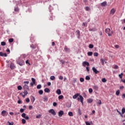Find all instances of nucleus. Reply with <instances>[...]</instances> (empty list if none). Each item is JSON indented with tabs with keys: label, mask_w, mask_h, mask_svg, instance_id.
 I'll use <instances>...</instances> for the list:
<instances>
[{
	"label": "nucleus",
	"mask_w": 125,
	"mask_h": 125,
	"mask_svg": "<svg viewBox=\"0 0 125 125\" xmlns=\"http://www.w3.org/2000/svg\"><path fill=\"white\" fill-rule=\"evenodd\" d=\"M79 96V97H78ZM73 99H77L78 101H80L82 104H83V96L80 95V93H76L73 96Z\"/></svg>",
	"instance_id": "1"
},
{
	"label": "nucleus",
	"mask_w": 125,
	"mask_h": 125,
	"mask_svg": "<svg viewBox=\"0 0 125 125\" xmlns=\"http://www.w3.org/2000/svg\"><path fill=\"white\" fill-rule=\"evenodd\" d=\"M49 113H50L52 115H53V116H55V115H56V112H55V111L53 109H50L49 110Z\"/></svg>",
	"instance_id": "2"
},
{
	"label": "nucleus",
	"mask_w": 125,
	"mask_h": 125,
	"mask_svg": "<svg viewBox=\"0 0 125 125\" xmlns=\"http://www.w3.org/2000/svg\"><path fill=\"white\" fill-rule=\"evenodd\" d=\"M92 69L93 73H94L96 74H98V73H99V71L97 70V69L94 67H93Z\"/></svg>",
	"instance_id": "3"
},
{
	"label": "nucleus",
	"mask_w": 125,
	"mask_h": 125,
	"mask_svg": "<svg viewBox=\"0 0 125 125\" xmlns=\"http://www.w3.org/2000/svg\"><path fill=\"white\" fill-rule=\"evenodd\" d=\"M23 88V89H24V90H27V91H29V90H30V89L29 88V86H28V85L27 84H24Z\"/></svg>",
	"instance_id": "4"
},
{
	"label": "nucleus",
	"mask_w": 125,
	"mask_h": 125,
	"mask_svg": "<svg viewBox=\"0 0 125 125\" xmlns=\"http://www.w3.org/2000/svg\"><path fill=\"white\" fill-rule=\"evenodd\" d=\"M76 36H77L78 39H80V37H81V33L80 32V30H77L76 31Z\"/></svg>",
	"instance_id": "5"
},
{
	"label": "nucleus",
	"mask_w": 125,
	"mask_h": 125,
	"mask_svg": "<svg viewBox=\"0 0 125 125\" xmlns=\"http://www.w3.org/2000/svg\"><path fill=\"white\" fill-rule=\"evenodd\" d=\"M116 12V10H115V9L112 8L110 12V15H114V14H115V13Z\"/></svg>",
	"instance_id": "6"
},
{
	"label": "nucleus",
	"mask_w": 125,
	"mask_h": 125,
	"mask_svg": "<svg viewBox=\"0 0 125 125\" xmlns=\"http://www.w3.org/2000/svg\"><path fill=\"white\" fill-rule=\"evenodd\" d=\"M64 115V111L60 110L58 113L59 117H62Z\"/></svg>",
	"instance_id": "7"
},
{
	"label": "nucleus",
	"mask_w": 125,
	"mask_h": 125,
	"mask_svg": "<svg viewBox=\"0 0 125 125\" xmlns=\"http://www.w3.org/2000/svg\"><path fill=\"white\" fill-rule=\"evenodd\" d=\"M18 64H19L20 66H23L24 64H25V62H24V61H22L21 62H18L17 61Z\"/></svg>",
	"instance_id": "8"
},
{
	"label": "nucleus",
	"mask_w": 125,
	"mask_h": 125,
	"mask_svg": "<svg viewBox=\"0 0 125 125\" xmlns=\"http://www.w3.org/2000/svg\"><path fill=\"white\" fill-rule=\"evenodd\" d=\"M89 32H96V31H97V29L96 27H93L92 28H89Z\"/></svg>",
	"instance_id": "9"
},
{
	"label": "nucleus",
	"mask_w": 125,
	"mask_h": 125,
	"mask_svg": "<svg viewBox=\"0 0 125 125\" xmlns=\"http://www.w3.org/2000/svg\"><path fill=\"white\" fill-rule=\"evenodd\" d=\"M83 65L84 67H85V66H89V63L87 62H83Z\"/></svg>",
	"instance_id": "10"
},
{
	"label": "nucleus",
	"mask_w": 125,
	"mask_h": 125,
	"mask_svg": "<svg viewBox=\"0 0 125 125\" xmlns=\"http://www.w3.org/2000/svg\"><path fill=\"white\" fill-rule=\"evenodd\" d=\"M1 116H3V117L6 116V111L5 110H2L1 112Z\"/></svg>",
	"instance_id": "11"
},
{
	"label": "nucleus",
	"mask_w": 125,
	"mask_h": 125,
	"mask_svg": "<svg viewBox=\"0 0 125 125\" xmlns=\"http://www.w3.org/2000/svg\"><path fill=\"white\" fill-rule=\"evenodd\" d=\"M101 6H106L107 5V2L106 1L103 2L101 3Z\"/></svg>",
	"instance_id": "12"
},
{
	"label": "nucleus",
	"mask_w": 125,
	"mask_h": 125,
	"mask_svg": "<svg viewBox=\"0 0 125 125\" xmlns=\"http://www.w3.org/2000/svg\"><path fill=\"white\" fill-rule=\"evenodd\" d=\"M100 61H101V62L102 65H103V66H104V65H105L104 62L106 63V62H105V60H104V59H100Z\"/></svg>",
	"instance_id": "13"
},
{
	"label": "nucleus",
	"mask_w": 125,
	"mask_h": 125,
	"mask_svg": "<svg viewBox=\"0 0 125 125\" xmlns=\"http://www.w3.org/2000/svg\"><path fill=\"white\" fill-rule=\"evenodd\" d=\"M15 67V66L14 65V63L11 62L10 63V68L11 69H14Z\"/></svg>",
	"instance_id": "14"
},
{
	"label": "nucleus",
	"mask_w": 125,
	"mask_h": 125,
	"mask_svg": "<svg viewBox=\"0 0 125 125\" xmlns=\"http://www.w3.org/2000/svg\"><path fill=\"white\" fill-rule=\"evenodd\" d=\"M44 91H45L47 93H49V92H50V90L48 88H45L44 90Z\"/></svg>",
	"instance_id": "15"
},
{
	"label": "nucleus",
	"mask_w": 125,
	"mask_h": 125,
	"mask_svg": "<svg viewBox=\"0 0 125 125\" xmlns=\"http://www.w3.org/2000/svg\"><path fill=\"white\" fill-rule=\"evenodd\" d=\"M85 124L86 125H93V123L91 121L90 122H88L87 121L85 122Z\"/></svg>",
	"instance_id": "16"
},
{
	"label": "nucleus",
	"mask_w": 125,
	"mask_h": 125,
	"mask_svg": "<svg viewBox=\"0 0 125 125\" xmlns=\"http://www.w3.org/2000/svg\"><path fill=\"white\" fill-rule=\"evenodd\" d=\"M110 31H111V29H110L109 28H106L105 30V32L106 34H109Z\"/></svg>",
	"instance_id": "17"
},
{
	"label": "nucleus",
	"mask_w": 125,
	"mask_h": 125,
	"mask_svg": "<svg viewBox=\"0 0 125 125\" xmlns=\"http://www.w3.org/2000/svg\"><path fill=\"white\" fill-rule=\"evenodd\" d=\"M44 102H47L48 101V98L47 96H45L43 98Z\"/></svg>",
	"instance_id": "18"
},
{
	"label": "nucleus",
	"mask_w": 125,
	"mask_h": 125,
	"mask_svg": "<svg viewBox=\"0 0 125 125\" xmlns=\"http://www.w3.org/2000/svg\"><path fill=\"white\" fill-rule=\"evenodd\" d=\"M56 93L57 94H58V95H60V94H61V90L59 89H57L56 91Z\"/></svg>",
	"instance_id": "19"
},
{
	"label": "nucleus",
	"mask_w": 125,
	"mask_h": 125,
	"mask_svg": "<svg viewBox=\"0 0 125 125\" xmlns=\"http://www.w3.org/2000/svg\"><path fill=\"white\" fill-rule=\"evenodd\" d=\"M93 102V100L92 99H87V103H92Z\"/></svg>",
	"instance_id": "20"
},
{
	"label": "nucleus",
	"mask_w": 125,
	"mask_h": 125,
	"mask_svg": "<svg viewBox=\"0 0 125 125\" xmlns=\"http://www.w3.org/2000/svg\"><path fill=\"white\" fill-rule=\"evenodd\" d=\"M23 93H24L23 97H25V96H26V95H27V94H28V91L24 90V91H23Z\"/></svg>",
	"instance_id": "21"
},
{
	"label": "nucleus",
	"mask_w": 125,
	"mask_h": 125,
	"mask_svg": "<svg viewBox=\"0 0 125 125\" xmlns=\"http://www.w3.org/2000/svg\"><path fill=\"white\" fill-rule=\"evenodd\" d=\"M31 97H32V99H31V102H32V103H34L35 102V100H36V99H35V98L33 96H32Z\"/></svg>",
	"instance_id": "22"
},
{
	"label": "nucleus",
	"mask_w": 125,
	"mask_h": 125,
	"mask_svg": "<svg viewBox=\"0 0 125 125\" xmlns=\"http://www.w3.org/2000/svg\"><path fill=\"white\" fill-rule=\"evenodd\" d=\"M65 51H69L70 50V49H69L68 47H67V46H64V48Z\"/></svg>",
	"instance_id": "23"
},
{
	"label": "nucleus",
	"mask_w": 125,
	"mask_h": 125,
	"mask_svg": "<svg viewBox=\"0 0 125 125\" xmlns=\"http://www.w3.org/2000/svg\"><path fill=\"white\" fill-rule=\"evenodd\" d=\"M50 79L51 81H54V80H55V76H52L50 77Z\"/></svg>",
	"instance_id": "24"
},
{
	"label": "nucleus",
	"mask_w": 125,
	"mask_h": 125,
	"mask_svg": "<svg viewBox=\"0 0 125 125\" xmlns=\"http://www.w3.org/2000/svg\"><path fill=\"white\" fill-rule=\"evenodd\" d=\"M68 115L69 116V117H73L74 116L72 112H69Z\"/></svg>",
	"instance_id": "25"
},
{
	"label": "nucleus",
	"mask_w": 125,
	"mask_h": 125,
	"mask_svg": "<svg viewBox=\"0 0 125 125\" xmlns=\"http://www.w3.org/2000/svg\"><path fill=\"white\" fill-rule=\"evenodd\" d=\"M21 57L23 58V59H25V58L27 57V55H26V54H22L21 55Z\"/></svg>",
	"instance_id": "26"
},
{
	"label": "nucleus",
	"mask_w": 125,
	"mask_h": 125,
	"mask_svg": "<svg viewBox=\"0 0 125 125\" xmlns=\"http://www.w3.org/2000/svg\"><path fill=\"white\" fill-rule=\"evenodd\" d=\"M92 54H93L92 52H88L87 53V55H88V56H92Z\"/></svg>",
	"instance_id": "27"
},
{
	"label": "nucleus",
	"mask_w": 125,
	"mask_h": 125,
	"mask_svg": "<svg viewBox=\"0 0 125 125\" xmlns=\"http://www.w3.org/2000/svg\"><path fill=\"white\" fill-rule=\"evenodd\" d=\"M63 98H64V96H63V95H60L58 97V99L60 100H61V99H63Z\"/></svg>",
	"instance_id": "28"
},
{
	"label": "nucleus",
	"mask_w": 125,
	"mask_h": 125,
	"mask_svg": "<svg viewBox=\"0 0 125 125\" xmlns=\"http://www.w3.org/2000/svg\"><path fill=\"white\" fill-rule=\"evenodd\" d=\"M37 89H41V88H42V85L41 84H38L37 86Z\"/></svg>",
	"instance_id": "29"
},
{
	"label": "nucleus",
	"mask_w": 125,
	"mask_h": 125,
	"mask_svg": "<svg viewBox=\"0 0 125 125\" xmlns=\"http://www.w3.org/2000/svg\"><path fill=\"white\" fill-rule=\"evenodd\" d=\"M39 93L40 95H42L43 93V91H42V90H40L39 91Z\"/></svg>",
	"instance_id": "30"
},
{
	"label": "nucleus",
	"mask_w": 125,
	"mask_h": 125,
	"mask_svg": "<svg viewBox=\"0 0 125 125\" xmlns=\"http://www.w3.org/2000/svg\"><path fill=\"white\" fill-rule=\"evenodd\" d=\"M85 80H86V81H89V80H90V77H89V76H86L85 77Z\"/></svg>",
	"instance_id": "31"
},
{
	"label": "nucleus",
	"mask_w": 125,
	"mask_h": 125,
	"mask_svg": "<svg viewBox=\"0 0 125 125\" xmlns=\"http://www.w3.org/2000/svg\"><path fill=\"white\" fill-rule=\"evenodd\" d=\"M80 81L81 83H83L84 82V79L83 78H80Z\"/></svg>",
	"instance_id": "32"
},
{
	"label": "nucleus",
	"mask_w": 125,
	"mask_h": 125,
	"mask_svg": "<svg viewBox=\"0 0 125 125\" xmlns=\"http://www.w3.org/2000/svg\"><path fill=\"white\" fill-rule=\"evenodd\" d=\"M5 44H6L5 42H1V45H2V46H4V45H5Z\"/></svg>",
	"instance_id": "33"
},
{
	"label": "nucleus",
	"mask_w": 125,
	"mask_h": 125,
	"mask_svg": "<svg viewBox=\"0 0 125 125\" xmlns=\"http://www.w3.org/2000/svg\"><path fill=\"white\" fill-rule=\"evenodd\" d=\"M122 114H125V107H123V108L122 109Z\"/></svg>",
	"instance_id": "34"
},
{
	"label": "nucleus",
	"mask_w": 125,
	"mask_h": 125,
	"mask_svg": "<svg viewBox=\"0 0 125 125\" xmlns=\"http://www.w3.org/2000/svg\"><path fill=\"white\" fill-rule=\"evenodd\" d=\"M116 95H117V96L120 95V90H118L117 91H116Z\"/></svg>",
	"instance_id": "35"
},
{
	"label": "nucleus",
	"mask_w": 125,
	"mask_h": 125,
	"mask_svg": "<svg viewBox=\"0 0 125 125\" xmlns=\"http://www.w3.org/2000/svg\"><path fill=\"white\" fill-rule=\"evenodd\" d=\"M78 113L79 114V116H81V115H82V111H81L80 109H78Z\"/></svg>",
	"instance_id": "36"
},
{
	"label": "nucleus",
	"mask_w": 125,
	"mask_h": 125,
	"mask_svg": "<svg viewBox=\"0 0 125 125\" xmlns=\"http://www.w3.org/2000/svg\"><path fill=\"white\" fill-rule=\"evenodd\" d=\"M102 82L103 83H106V82H107V80H106L105 78H103V79H102Z\"/></svg>",
	"instance_id": "37"
},
{
	"label": "nucleus",
	"mask_w": 125,
	"mask_h": 125,
	"mask_svg": "<svg viewBox=\"0 0 125 125\" xmlns=\"http://www.w3.org/2000/svg\"><path fill=\"white\" fill-rule=\"evenodd\" d=\"M30 47L33 49H35V48H36V46H35L34 44H32L31 45Z\"/></svg>",
	"instance_id": "38"
},
{
	"label": "nucleus",
	"mask_w": 125,
	"mask_h": 125,
	"mask_svg": "<svg viewBox=\"0 0 125 125\" xmlns=\"http://www.w3.org/2000/svg\"><path fill=\"white\" fill-rule=\"evenodd\" d=\"M123 75H124V73H121V74L119 75V77L120 79H123Z\"/></svg>",
	"instance_id": "39"
},
{
	"label": "nucleus",
	"mask_w": 125,
	"mask_h": 125,
	"mask_svg": "<svg viewBox=\"0 0 125 125\" xmlns=\"http://www.w3.org/2000/svg\"><path fill=\"white\" fill-rule=\"evenodd\" d=\"M21 122H22V124H23V125L26 124V120L24 119H22L21 120Z\"/></svg>",
	"instance_id": "40"
},
{
	"label": "nucleus",
	"mask_w": 125,
	"mask_h": 125,
	"mask_svg": "<svg viewBox=\"0 0 125 125\" xmlns=\"http://www.w3.org/2000/svg\"><path fill=\"white\" fill-rule=\"evenodd\" d=\"M90 9V8H89V7L88 6L85 7V10L86 11H89Z\"/></svg>",
	"instance_id": "41"
},
{
	"label": "nucleus",
	"mask_w": 125,
	"mask_h": 125,
	"mask_svg": "<svg viewBox=\"0 0 125 125\" xmlns=\"http://www.w3.org/2000/svg\"><path fill=\"white\" fill-rule=\"evenodd\" d=\"M31 80H32V83H36V80L34 79V78H32L31 79Z\"/></svg>",
	"instance_id": "42"
},
{
	"label": "nucleus",
	"mask_w": 125,
	"mask_h": 125,
	"mask_svg": "<svg viewBox=\"0 0 125 125\" xmlns=\"http://www.w3.org/2000/svg\"><path fill=\"white\" fill-rule=\"evenodd\" d=\"M18 89L19 90H21L22 89V86H21V85H19L18 86Z\"/></svg>",
	"instance_id": "43"
},
{
	"label": "nucleus",
	"mask_w": 125,
	"mask_h": 125,
	"mask_svg": "<svg viewBox=\"0 0 125 125\" xmlns=\"http://www.w3.org/2000/svg\"><path fill=\"white\" fill-rule=\"evenodd\" d=\"M21 117L24 119V118L26 117V114L25 113H23L21 114Z\"/></svg>",
	"instance_id": "44"
},
{
	"label": "nucleus",
	"mask_w": 125,
	"mask_h": 125,
	"mask_svg": "<svg viewBox=\"0 0 125 125\" xmlns=\"http://www.w3.org/2000/svg\"><path fill=\"white\" fill-rule=\"evenodd\" d=\"M25 101L26 102H27V103H29V102H30V99H29V98H27L25 99Z\"/></svg>",
	"instance_id": "45"
},
{
	"label": "nucleus",
	"mask_w": 125,
	"mask_h": 125,
	"mask_svg": "<svg viewBox=\"0 0 125 125\" xmlns=\"http://www.w3.org/2000/svg\"><path fill=\"white\" fill-rule=\"evenodd\" d=\"M97 104H99V105H101L102 104V102H101V100H99V102L97 103Z\"/></svg>",
	"instance_id": "46"
},
{
	"label": "nucleus",
	"mask_w": 125,
	"mask_h": 125,
	"mask_svg": "<svg viewBox=\"0 0 125 125\" xmlns=\"http://www.w3.org/2000/svg\"><path fill=\"white\" fill-rule=\"evenodd\" d=\"M93 44H90L89 45V48H92L93 47Z\"/></svg>",
	"instance_id": "47"
},
{
	"label": "nucleus",
	"mask_w": 125,
	"mask_h": 125,
	"mask_svg": "<svg viewBox=\"0 0 125 125\" xmlns=\"http://www.w3.org/2000/svg\"><path fill=\"white\" fill-rule=\"evenodd\" d=\"M14 10L15 11H19V9L18 8V7H15V9H14Z\"/></svg>",
	"instance_id": "48"
},
{
	"label": "nucleus",
	"mask_w": 125,
	"mask_h": 125,
	"mask_svg": "<svg viewBox=\"0 0 125 125\" xmlns=\"http://www.w3.org/2000/svg\"><path fill=\"white\" fill-rule=\"evenodd\" d=\"M41 117H42V115L41 114H40L39 115L36 116V118L40 119V118H41Z\"/></svg>",
	"instance_id": "49"
},
{
	"label": "nucleus",
	"mask_w": 125,
	"mask_h": 125,
	"mask_svg": "<svg viewBox=\"0 0 125 125\" xmlns=\"http://www.w3.org/2000/svg\"><path fill=\"white\" fill-rule=\"evenodd\" d=\"M9 42H13V39H9Z\"/></svg>",
	"instance_id": "50"
},
{
	"label": "nucleus",
	"mask_w": 125,
	"mask_h": 125,
	"mask_svg": "<svg viewBox=\"0 0 125 125\" xmlns=\"http://www.w3.org/2000/svg\"><path fill=\"white\" fill-rule=\"evenodd\" d=\"M114 69H119V66H118L117 65H114Z\"/></svg>",
	"instance_id": "51"
},
{
	"label": "nucleus",
	"mask_w": 125,
	"mask_h": 125,
	"mask_svg": "<svg viewBox=\"0 0 125 125\" xmlns=\"http://www.w3.org/2000/svg\"><path fill=\"white\" fill-rule=\"evenodd\" d=\"M60 62L62 65L65 63V61H64L63 60H60Z\"/></svg>",
	"instance_id": "52"
},
{
	"label": "nucleus",
	"mask_w": 125,
	"mask_h": 125,
	"mask_svg": "<svg viewBox=\"0 0 125 125\" xmlns=\"http://www.w3.org/2000/svg\"><path fill=\"white\" fill-rule=\"evenodd\" d=\"M94 56H96L97 57V56H98V53H97V52L94 53Z\"/></svg>",
	"instance_id": "53"
},
{
	"label": "nucleus",
	"mask_w": 125,
	"mask_h": 125,
	"mask_svg": "<svg viewBox=\"0 0 125 125\" xmlns=\"http://www.w3.org/2000/svg\"><path fill=\"white\" fill-rule=\"evenodd\" d=\"M92 91H93V90L92 88H89V93H92Z\"/></svg>",
	"instance_id": "54"
},
{
	"label": "nucleus",
	"mask_w": 125,
	"mask_h": 125,
	"mask_svg": "<svg viewBox=\"0 0 125 125\" xmlns=\"http://www.w3.org/2000/svg\"><path fill=\"white\" fill-rule=\"evenodd\" d=\"M23 83H24L25 84H29V81H24L23 82Z\"/></svg>",
	"instance_id": "55"
},
{
	"label": "nucleus",
	"mask_w": 125,
	"mask_h": 125,
	"mask_svg": "<svg viewBox=\"0 0 125 125\" xmlns=\"http://www.w3.org/2000/svg\"><path fill=\"white\" fill-rule=\"evenodd\" d=\"M18 104H22V101H21V100H18Z\"/></svg>",
	"instance_id": "56"
},
{
	"label": "nucleus",
	"mask_w": 125,
	"mask_h": 125,
	"mask_svg": "<svg viewBox=\"0 0 125 125\" xmlns=\"http://www.w3.org/2000/svg\"><path fill=\"white\" fill-rule=\"evenodd\" d=\"M53 105L54 107L56 106L57 105V103L56 102L53 103Z\"/></svg>",
	"instance_id": "57"
},
{
	"label": "nucleus",
	"mask_w": 125,
	"mask_h": 125,
	"mask_svg": "<svg viewBox=\"0 0 125 125\" xmlns=\"http://www.w3.org/2000/svg\"><path fill=\"white\" fill-rule=\"evenodd\" d=\"M93 88H94V89H98V86L96 85L94 86Z\"/></svg>",
	"instance_id": "58"
},
{
	"label": "nucleus",
	"mask_w": 125,
	"mask_h": 125,
	"mask_svg": "<svg viewBox=\"0 0 125 125\" xmlns=\"http://www.w3.org/2000/svg\"><path fill=\"white\" fill-rule=\"evenodd\" d=\"M63 76H59V80H63Z\"/></svg>",
	"instance_id": "59"
},
{
	"label": "nucleus",
	"mask_w": 125,
	"mask_h": 125,
	"mask_svg": "<svg viewBox=\"0 0 125 125\" xmlns=\"http://www.w3.org/2000/svg\"><path fill=\"white\" fill-rule=\"evenodd\" d=\"M0 56H4V54L2 52H0Z\"/></svg>",
	"instance_id": "60"
},
{
	"label": "nucleus",
	"mask_w": 125,
	"mask_h": 125,
	"mask_svg": "<svg viewBox=\"0 0 125 125\" xmlns=\"http://www.w3.org/2000/svg\"><path fill=\"white\" fill-rule=\"evenodd\" d=\"M24 109L21 108V109H20V112H21V113H23V112H24Z\"/></svg>",
	"instance_id": "61"
},
{
	"label": "nucleus",
	"mask_w": 125,
	"mask_h": 125,
	"mask_svg": "<svg viewBox=\"0 0 125 125\" xmlns=\"http://www.w3.org/2000/svg\"><path fill=\"white\" fill-rule=\"evenodd\" d=\"M120 47V46L119 45H115V48H119Z\"/></svg>",
	"instance_id": "62"
},
{
	"label": "nucleus",
	"mask_w": 125,
	"mask_h": 125,
	"mask_svg": "<svg viewBox=\"0 0 125 125\" xmlns=\"http://www.w3.org/2000/svg\"><path fill=\"white\" fill-rule=\"evenodd\" d=\"M86 70L87 72H88L89 71V68L88 67H86Z\"/></svg>",
	"instance_id": "63"
},
{
	"label": "nucleus",
	"mask_w": 125,
	"mask_h": 125,
	"mask_svg": "<svg viewBox=\"0 0 125 125\" xmlns=\"http://www.w3.org/2000/svg\"><path fill=\"white\" fill-rule=\"evenodd\" d=\"M122 98L124 99V98L125 99V94H123L122 95Z\"/></svg>",
	"instance_id": "64"
}]
</instances>
